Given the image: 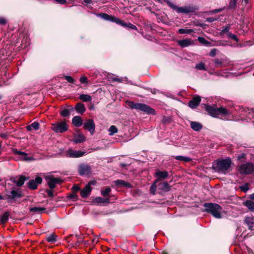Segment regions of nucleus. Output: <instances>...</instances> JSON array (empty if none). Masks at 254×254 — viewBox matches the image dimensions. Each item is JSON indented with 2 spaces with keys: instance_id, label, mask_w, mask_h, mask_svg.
<instances>
[{
  "instance_id": "21",
  "label": "nucleus",
  "mask_w": 254,
  "mask_h": 254,
  "mask_svg": "<svg viewBox=\"0 0 254 254\" xmlns=\"http://www.w3.org/2000/svg\"><path fill=\"white\" fill-rule=\"evenodd\" d=\"M190 127L195 131H199L202 127L201 124L195 122H191L190 123Z\"/></svg>"
},
{
  "instance_id": "44",
  "label": "nucleus",
  "mask_w": 254,
  "mask_h": 254,
  "mask_svg": "<svg viewBox=\"0 0 254 254\" xmlns=\"http://www.w3.org/2000/svg\"><path fill=\"white\" fill-rule=\"evenodd\" d=\"M46 239L49 242H53L56 241V236L54 235H50L47 237Z\"/></svg>"
},
{
  "instance_id": "54",
  "label": "nucleus",
  "mask_w": 254,
  "mask_h": 254,
  "mask_svg": "<svg viewBox=\"0 0 254 254\" xmlns=\"http://www.w3.org/2000/svg\"><path fill=\"white\" fill-rule=\"evenodd\" d=\"M221 10H222L221 9H215V10L211 11V12L212 13H215L219 12L221 11Z\"/></svg>"
},
{
  "instance_id": "28",
  "label": "nucleus",
  "mask_w": 254,
  "mask_h": 254,
  "mask_svg": "<svg viewBox=\"0 0 254 254\" xmlns=\"http://www.w3.org/2000/svg\"><path fill=\"white\" fill-rule=\"evenodd\" d=\"M39 124L38 123H37V122H34L32 124H31L29 126H27L26 127V128L28 130H30L32 128H33L34 129H37L39 128Z\"/></svg>"
},
{
  "instance_id": "27",
  "label": "nucleus",
  "mask_w": 254,
  "mask_h": 254,
  "mask_svg": "<svg viewBox=\"0 0 254 254\" xmlns=\"http://www.w3.org/2000/svg\"><path fill=\"white\" fill-rule=\"evenodd\" d=\"M175 158L177 160L184 161L185 162H188L191 160L190 158L183 156H176L175 157Z\"/></svg>"
},
{
  "instance_id": "13",
  "label": "nucleus",
  "mask_w": 254,
  "mask_h": 254,
  "mask_svg": "<svg viewBox=\"0 0 254 254\" xmlns=\"http://www.w3.org/2000/svg\"><path fill=\"white\" fill-rule=\"evenodd\" d=\"M200 102V98H199V97H195L189 102V106L191 108H195L199 105Z\"/></svg>"
},
{
  "instance_id": "51",
  "label": "nucleus",
  "mask_w": 254,
  "mask_h": 254,
  "mask_svg": "<svg viewBox=\"0 0 254 254\" xmlns=\"http://www.w3.org/2000/svg\"><path fill=\"white\" fill-rule=\"evenodd\" d=\"M245 156L246 155L244 153L240 155L238 157V160H242V159H244L245 158Z\"/></svg>"
},
{
  "instance_id": "39",
  "label": "nucleus",
  "mask_w": 254,
  "mask_h": 254,
  "mask_svg": "<svg viewBox=\"0 0 254 254\" xmlns=\"http://www.w3.org/2000/svg\"><path fill=\"white\" fill-rule=\"evenodd\" d=\"M25 181V178L23 176H21L16 182L17 186H21L23 185Z\"/></svg>"
},
{
  "instance_id": "7",
  "label": "nucleus",
  "mask_w": 254,
  "mask_h": 254,
  "mask_svg": "<svg viewBox=\"0 0 254 254\" xmlns=\"http://www.w3.org/2000/svg\"><path fill=\"white\" fill-rule=\"evenodd\" d=\"M169 6L175 9L178 13H189L193 11V8L190 6L177 7L170 2H167Z\"/></svg>"
},
{
  "instance_id": "57",
  "label": "nucleus",
  "mask_w": 254,
  "mask_h": 254,
  "mask_svg": "<svg viewBox=\"0 0 254 254\" xmlns=\"http://www.w3.org/2000/svg\"><path fill=\"white\" fill-rule=\"evenodd\" d=\"M214 19L212 17L208 18L207 19V21L209 22H212L213 21H214Z\"/></svg>"
},
{
  "instance_id": "26",
  "label": "nucleus",
  "mask_w": 254,
  "mask_h": 254,
  "mask_svg": "<svg viewBox=\"0 0 254 254\" xmlns=\"http://www.w3.org/2000/svg\"><path fill=\"white\" fill-rule=\"evenodd\" d=\"M79 98L80 100L83 102H90L92 100L91 97L90 95L87 94H81Z\"/></svg>"
},
{
  "instance_id": "11",
  "label": "nucleus",
  "mask_w": 254,
  "mask_h": 254,
  "mask_svg": "<svg viewBox=\"0 0 254 254\" xmlns=\"http://www.w3.org/2000/svg\"><path fill=\"white\" fill-rule=\"evenodd\" d=\"M42 179L40 177L36 178L35 180H32L28 183V187L31 190H35L37 188L38 184L41 183Z\"/></svg>"
},
{
  "instance_id": "19",
  "label": "nucleus",
  "mask_w": 254,
  "mask_h": 254,
  "mask_svg": "<svg viewBox=\"0 0 254 254\" xmlns=\"http://www.w3.org/2000/svg\"><path fill=\"white\" fill-rule=\"evenodd\" d=\"M12 152L14 154L21 155L24 160H30L31 158L27 156V154L24 152L18 151L16 149H13Z\"/></svg>"
},
{
  "instance_id": "59",
  "label": "nucleus",
  "mask_w": 254,
  "mask_h": 254,
  "mask_svg": "<svg viewBox=\"0 0 254 254\" xmlns=\"http://www.w3.org/2000/svg\"><path fill=\"white\" fill-rule=\"evenodd\" d=\"M73 189L75 191H76V190H79V188L78 186H74V187H73Z\"/></svg>"
},
{
  "instance_id": "36",
  "label": "nucleus",
  "mask_w": 254,
  "mask_h": 254,
  "mask_svg": "<svg viewBox=\"0 0 254 254\" xmlns=\"http://www.w3.org/2000/svg\"><path fill=\"white\" fill-rule=\"evenodd\" d=\"M45 209L44 208L39 207H32L30 209V211L34 212H41L44 211Z\"/></svg>"
},
{
  "instance_id": "62",
  "label": "nucleus",
  "mask_w": 254,
  "mask_h": 254,
  "mask_svg": "<svg viewBox=\"0 0 254 254\" xmlns=\"http://www.w3.org/2000/svg\"><path fill=\"white\" fill-rule=\"evenodd\" d=\"M1 136L2 137H6V135L4 133H2L1 134Z\"/></svg>"
},
{
  "instance_id": "61",
  "label": "nucleus",
  "mask_w": 254,
  "mask_h": 254,
  "mask_svg": "<svg viewBox=\"0 0 254 254\" xmlns=\"http://www.w3.org/2000/svg\"><path fill=\"white\" fill-rule=\"evenodd\" d=\"M248 253L249 254H254L253 251L249 249H248Z\"/></svg>"
},
{
  "instance_id": "10",
  "label": "nucleus",
  "mask_w": 254,
  "mask_h": 254,
  "mask_svg": "<svg viewBox=\"0 0 254 254\" xmlns=\"http://www.w3.org/2000/svg\"><path fill=\"white\" fill-rule=\"evenodd\" d=\"M84 153L85 152L83 151L69 149L66 151V156L69 157H79L83 156Z\"/></svg>"
},
{
  "instance_id": "1",
  "label": "nucleus",
  "mask_w": 254,
  "mask_h": 254,
  "mask_svg": "<svg viewBox=\"0 0 254 254\" xmlns=\"http://www.w3.org/2000/svg\"><path fill=\"white\" fill-rule=\"evenodd\" d=\"M232 161L230 158L216 160L213 164L214 170L219 173L226 174L231 170Z\"/></svg>"
},
{
  "instance_id": "37",
  "label": "nucleus",
  "mask_w": 254,
  "mask_h": 254,
  "mask_svg": "<svg viewBox=\"0 0 254 254\" xmlns=\"http://www.w3.org/2000/svg\"><path fill=\"white\" fill-rule=\"evenodd\" d=\"M158 180H157L150 187V192L153 194H155V191H156V187H157V186H156V183L157 182H158Z\"/></svg>"
},
{
  "instance_id": "25",
  "label": "nucleus",
  "mask_w": 254,
  "mask_h": 254,
  "mask_svg": "<svg viewBox=\"0 0 254 254\" xmlns=\"http://www.w3.org/2000/svg\"><path fill=\"white\" fill-rule=\"evenodd\" d=\"M10 194L9 197H10L11 198H19L21 196V192L15 190H12L10 192Z\"/></svg>"
},
{
  "instance_id": "6",
  "label": "nucleus",
  "mask_w": 254,
  "mask_h": 254,
  "mask_svg": "<svg viewBox=\"0 0 254 254\" xmlns=\"http://www.w3.org/2000/svg\"><path fill=\"white\" fill-rule=\"evenodd\" d=\"M254 166L251 163H247L239 166L238 172L241 174H249L254 170Z\"/></svg>"
},
{
  "instance_id": "15",
  "label": "nucleus",
  "mask_w": 254,
  "mask_h": 254,
  "mask_svg": "<svg viewBox=\"0 0 254 254\" xmlns=\"http://www.w3.org/2000/svg\"><path fill=\"white\" fill-rule=\"evenodd\" d=\"M72 123L74 126L79 127L82 125V120L80 117L76 116L73 118Z\"/></svg>"
},
{
  "instance_id": "8",
  "label": "nucleus",
  "mask_w": 254,
  "mask_h": 254,
  "mask_svg": "<svg viewBox=\"0 0 254 254\" xmlns=\"http://www.w3.org/2000/svg\"><path fill=\"white\" fill-rule=\"evenodd\" d=\"M83 127L90 131L91 134H93L95 131V125L93 120L90 119L86 121L83 124Z\"/></svg>"
},
{
  "instance_id": "55",
  "label": "nucleus",
  "mask_w": 254,
  "mask_h": 254,
  "mask_svg": "<svg viewBox=\"0 0 254 254\" xmlns=\"http://www.w3.org/2000/svg\"><path fill=\"white\" fill-rule=\"evenodd\" d=\"M96 181H93L90 182L87 185H89V187H91V185H94L96 184Z\"/></svg>"
},
{
  "instance_id": "40",
  "label": "nucleus",
  "mask_w": 254,
  "mask_h": 254,
  "mask_svg": "<svg viewBox=\"0 0 254 254\" xmlns=\"http://www.w3.org/2000/svg\"><path fill=\"white\" fill-rule=\"evenodd\" d=\"M192 32V30L191 29H180L179 30V32L180 34H190Z\"/></svg>"
},
{
  "instance_id": "9",
  "label": "nucleus",
  "mask_w": 254,
  "mask_h": 254,
  "mask_svg": "<svg viewBox=\"0 0 254 254\" xmlns=\"http://www.w3.org/2000/svg\"><path fill=\"white\" fill-rule=\"evenodd\" d=\"M47 183L51 189H54L56 184L60 182V180L58 178H54L52 176H46L45 178Z\"/></svg>"
},
{
  "instance_id": "46",
  "label": "nucleus",
  "mask_w": 254,
  "mask_h": 254,
  "mask_svg": "<svg viewBox=\"0 0 254 254\" xmlns=\"http://www.w3.org/2000/svg\"><path fill=\"white\" fill-rule=\"evenodd\" d=\"M80 81L81 83H87L88 79L85 76H82L80 78Z\"/></svg>"
},
{
  "instance_id": "2",
  "label": "nucleus",
  "mask_w": 254,
  "mask_h": 254,
  "mask_svg": "<svg viewBox=\"0 0 254 254\" xmlns=\"http://www.w3.org/2000/svg\"><path fill=\"white\" fill-rule=\"evenodd\" d=\"M206 110L212 117L215 118H224L228 119L231 114L230 112L225 108H217L211 106H207Z\"/></svg>"
},
{
  "instance_id": "33",
  "label": "nucleus",
  "mask_w": 254,
  "mask_h": 254,
  "mask_svg": "<svg viewBox=\"0 0 254 254\" xmlns=\"http://www.w3.org/2000/svg\"><path fill=\"white\" fill-rule=\"evenodd\" d=\"M115 19L114 22L116 23L121 25L123 27H127V23H125L123 20H121L117 17H116Z\"/></svg>"
},
{
  "instance_id": "18",
  "label": "nucleus",
  "mask_w": 254,
  "mask_h": 254,
  "mask_svg": "<svg viewBox=\"0 0 254 254\" xmlns=\"http://www.w3.org/2000/svg\"><path fill=\"white\" fill-rule=\"evenodd\" d=\"M245 221L250 229L254 230V218L251 217H247Z\"/></svg>"
},
{
  "instance_id": "56",
  "label": "nucleus",
  "mask_w": 254,
  "mask_h": 254,
  "mask_svg": "<svg viewBox=\"0 0 254 254\" xmlns=\"http://www.w3.org/2000/svg\"><path fill=\"white\" fill-rule=\"evenodd\" d=\"M231 37L234 40H235V41H238V38L237 37V36L235 35H233L232 34L231 36Z\"/></svg>"
},
{
  "instance_id": "50",
  "label": "nucleus",
  "mask_w": 254,
  "mask_h": 254,
  "mask_svg": "<svg viewBox=\"0 0 254 254\" xmlns=\"http://www.w3.org/2000/svg\"><path fill=\"white\" fill-rule=\"evenodd\" d=\"M6 21L5 19L3 17H0V24L2 25H4L6 23Z\"/></svg>"
},
{
  "instance_id": "24",
  "label": "nucleus",
  "mask_w": 254,
  "mask_h": 254,
  "mask_svg": "<svg viewBox=\"0 0 254 254\" xmlns=\"http://www.w3.org/2000/svg\"><path fill=\"white\" fill-rule=\"evenodd\" d=\"M100 16H101V17L102 18H103L106 20L111 21H112L114 22L115 21L114 19L116 18V17L112 16V15H109L106 13L101 14H100Z\"/></svg>"
},
{
  "instance_id": "34",
  "label": "nucleus",
  "mask_w": 254,
  "mask_h": 254,
  "mask_svg": "<svg viewBox=\"0 0 254 254\" xmlns=\"http://www.w3.org/2000/svg\"><path fill=\"white\" fill-rule=\"evenodd\" d=\"M115 19L114 22L116 23L121 25L123 27H127V23H125L123 20H121L117 17H116Z\"/></svg>"
},
{
  "instance_id": "52",
  "label": "nucleus",
  "mask_w": 254,
  "mask_h": 254,
  "mask_svg": "<svg viewBox=\"0 0 254 254\" xmlns=\"http://www.w3.org/2000/svg\"><path fill=\"white\" fill-rule=\"evenodd\" d=\"M215 54H216V50L215 49H213L210 52V56H211L212 57H214L215 55Z\"/></svg>"
},
{
  "instance_id": "20",
  "label": "nucleus",
  "mask_w": 254,
  "mask_h": 254,
  "mask_svg": "<svg viewBox=\"0 0 254 254\" xmlns=\"http://www.w3.org/2000/svg\"><path fill=\"white\" fill-rule=\"evenodd\" d=\"M178 44L182 47H186L190 45L192 43L191 40L190 39H186L182 40H179L178 42Z\"/></svg>"
},
{
  "instance_id": "4",
  "label": "nucleus",
  "mask_w": 254,
  "mask_h": 254,
  "mask_svg": "<svg viewBox=\"0 0 254 254\" xmlns=\"http://www.w3.org/2000/svg\"><path fill=\"white\" fill-rule=\"evenodd\" d=\"M204 206L205 211L211 213L215 218H221V212L222 208L219 205L214 203H206L204 204Z\"/></svg>"
},
{
  "instance_id": "48",
  "label": "nucleus",
  "mask_w": 254,
  "mask_h": 254,
  "mask_svg": "<svg viewBox=\"0 0 254 254\" xmlns=\"http://www.w3.org/2000/svg\"><path fill=\"white\" fill-rule=\"evenodd\" d=\"M237 0H230L229 3V7L231 8H233L235 6Z\"/></svg>"
},
{
  "instance_id": "22",
  "label": "nucleus",
  "mask_w": 254,
  "mask_h": 254,
  "mask_svg": "<svg viewBox=\"0 0 254 254\" xmlns=\"http://www.w3.org/2000/svg\"><path fill=\"white\" fill-rule=\"evenodd\" d=\"M75 110L80 114L83 113L85 111V107L83 104L78 103L76 104L75 107Z\"/></svg>"
},
{
  "instance_id": "38",
  "label": "nucleus",
  "mask_w": 254,
  "mask_h": 254,
  "mask_svg": "<svg viewBox=\"0 0 254 254\" xmlns=\"http://www.w3.org/2000/svg\"><path fill=\"white\" fill-rule=\"evenodd\" d=\"M195 68L198 70H206V69L205 67V64L203 63H199L195 65Z\"/></svg>"
},
{
  "instance_id": "17",
  "label": "nucleus",
  "mask_w": 254,
  "mask_h": 254,
  "mask_svg": "<svg viewBox=\"0 0 254 254\" xmlns=\"http://www.w3.org/2000/svg\"><path fill=\"white\" fill-rule=\"evenodd\" d=\"M91 191V187H89V185H86L85 188L81 190L80 192L81 196L83 197H86L90 194Z\"/></svg>"
},
{
  "instance_id": "53",
  "label": "nucleus",
  "mask_w": 254,
  "mask_h": 254,
  "mask_svg": "<svg viewBox=\"0 0 254 254\" xmlns=\"http://www.w3.org/2000/svg\"><path fill=\"white\" fill-rule=\"evenodd\" d=\"M47 193H48V194L49 195V196H53V191L51 190H48L47 191Z\"/></svg>"
},
{
  "instance_id": "30",
  "label": "nucleus",
  "mask_w": 254,
  "mask_h": 254,
  "mask_svg": "<svg viewBox=\"0 0 254 254\" xmlns=\"http://www.w3.org/2000/svg\"><path fill=\"white\" fill-rule=\"evenodd\" d=\"M156 175L159 178H166L168 176V173L166 171L161 172L158 171L156 173Z\"/></svg>"
},
{
  "instance_id": "14",
  "label": "nucleus",
  "mask_w": 254,
  "mask_h": 254,
  "mask_svg": "<svg viewBox=\"0 0 254 254\" xmlns=\"http://www.w3.org/2000/svg\"><path fill=\"white\" fill-rule=\"evenodd\" d=\"M85 137L82 133H76L74 135L73 141L75 143H81L85 141Z\"/></svg>"
},
{
  "instance_id": "60",
  "label": "nucleus",
  "mask_w": 254,
  "mask_h": 254,
  "mask_svg": "<svg viewBox=\"0 0 254 254\" xmlns=\"http://www.w3.org/2000/svg\"><path fill=\"white\" fill-rule=\"evenodd\" d=\"M113 80H114V81H119V82H120V81H121L120 79H119V78H117V77H115V78H113Z\"/></svg>"
},
{
  "instance_id": "31",
  "label": "nucleus",
  "mask_w": 254,
  "mask_h": 254,
  "mask_svg": "<svg viewBox=\"0 0 254 254\" xmlns=\"http://www.w3.org/2000/svg\"><path fill=\"white\" fill-rule=\"evenodd\" d=\"M9 214L8 212H5L0 218V221L2 223H5L8 218Z\"/></svg>"
},
{
  "instance_id": "5",
  "label": "nucleus",
  "mask_w": 254,
  "mask_h": 254,
  "mask_svg": "<svg viewBox=\"0 0 254 254\" xmlns=\"http://www.w3.org/2000/svg\"><path fill=\"white\" fill-rule=\"evenodd\" d=\"M68 126L65 120L57 122L52 124L51 129L56 133H63L67 131Z\"/></svg>"
},
{
  "instance_id": "43",
  "label": "nucleus",
  "mask_w": 254,
  "mask_h": 254,
  "mask_svg": "<svg viewBox=\"0 0 254 254\" xmlns=\"http://www.w3.org/2000/svg\"><path fill=\"white\" fill-rule=\"evenodd\" d=\"M54 0L61 4L69 3L72 1V0Z\"/></svg>"
},
{
  "instance_id": "29",
  "label": "nucleus",
  "mask_w": 254,
  "mask_h": 254,
  "mask_svg": "<svg viewBox=\"0 0 254 254\" xmlns=\"http://www.w3.org/2000/svg\"><path fill=\"white\" fill-rule=\"evenodd\" d=\"M245 205L251 210L254 211V202L250 200L245 202Z\"/></svg>"
},
{
  "instance_id": "63",
  "label": "nucleus",
  "mask_w": 254,
  "mask_h": 254,
  "mask_svg": "<svg viewBox=\"0 0 254 254\" xmlns=\"http://www.w3.org/2000/svg\"><path fill=\"white\" fill-rule=\"evenodd\" d=\"M251 198L254 199V193L252 194L251 196Z\"/></svg>"
},
{
  "instance_id": "49",
  "label": "nucleus",
  "mask_w": 254,
  "mask_h": 254,
  "mask_svg": "<svg viewBox=\"0 0 254 254\" xmlns=\"http://www.w3.org/2000/svg\"><path fill=\"white\" fill-rule=\"evenodd\" d=\"M127 27H128V28H129L132 29H136V26L135 25L132 24L130 23H127Z\"/></svg>"
},
{
  "instance_id": "35",
  "label": "nucleus",
  "mask_w": 254,
  "mask_h": 254,
  "mask_svg": "<svg viewBox=\"0 0 254 254\" xmlns=\"http://www.w3.org/2000/svg\"><path fill=\"white\" fill-rule=\"evenodd\" d=\"M110 135H112L118 132V129L115 126H111L109 129Z\"/></svg>"
},
{
  "instance_id": "16",
  "label": "nucleus",
  "mask_w": 254,
  "mask_h": 254,
  "mask_svg": "<svg viewBox=\"0 0 254 254\" xmlns=\"http://www.w3.org/2000/svg\"><path fill=\"white\" fill-rule=\"evenodd\" d=\"M115 185L118 187H126L127 188H130V185L123 180H118L114 182Z\"/></svg>"
},
{
  "instance_id": "3",
  "label": "nucleus",
  "mask_w": 254,
  "mask_h": 254,
  "mask_svg": "<svg viewBox=\"0 0 254 254\" xmlns=\"http://www.w3.org/2000/svg\"><path fill=\"white\" fill-rule=\"evenodd\" d=\"M127 105L131 109L140 110L148 114H155V111L154 109L144 104L129 101L127 102Z\"/></svg>"
},
{
  "instance_id": "45",
  "label": "nucleus",
  "mask_w": 254,
  "mask_h": 254,
  "mask_svg": "<svg viewBox=\"0 0 254 254\" xmlns=\"http://www.w3.org/2000/svg\"><path fill=\"white\" fill-rule=\"evenodd\" d=\"M61 115L63 117H67L69 115V111L68 109H65L61 111Z\"/></svg>"
},
{
  "instance_id": "12",
  "label": "nucleus",
  "mask_w": 254,
  "mask_h": 254,
  "mask_svg": "<svg viewBox=\"0 0 254 254\" xmlns=\"http://www.w3.org/2000/svg\"><path fill=\"white\" fill-rule=\"evenodd\" d=\"M78 171L80 175H88L90 172V168L87 165L81 164L79 166Z\"/></svg>"
},
{
  "instance_id": "23",
  "label": "nucleus",
  "mask_w": 254,
  "mask_h": 254,
  "mask_svg": "<svg viewBox=\"0 0 254 254\" xmlns=\"http://www.w3.org/2000/svg\"><path fill=\"white\" fill-rule=\"evenodd\" d=\"M158 187L160 190H162L164 191H169L170 189L169 185L165 182L161 183L158 185Z\"/></svg>"
},
{
  "instance_id": "32",
  "label": "nucleus",
  "mask_w": 254,
  "mask_h": 254,
  "mask_svg": "<svg viewBox=\"0 0 254 254\" xmlns=\"http://www.w3.org/2000/svg\"><path fill=\"white\" fill-rule=\"evenodd\" d=\"M198 41L201 44L206 45L207 46H211V44L209 42L207 41L205 38L203 37H199L198 38Z\"/></svg>"
},
{
  "instance_id": "47",
  "label": "nucleus",
  "mask_w": 254,
  "mask_h": 254,
  "mask_svg": "<svg viewBox=\"0 0 254 254\" xmlns=\"http://www.w3.org/2000/svg\"><path fill=\"white\" fill-rule=\"evenodd\" d=\"M65 78L69 83H73L74 82L73 78L70 76H65Z\"/></svg>"
},
{
  "instance_id": "58",
  "label": "nucleus",
  "mask_w": 254,
  "mask_h": 254,
  "mask_svg": "<svg viewBox=\"0 0 254 254\" xmlns=\"http://www.w3.org/2000/svg\"><path fill=\"white\" fill-rule=\"evenodd\" d=\"M84 1L86 3H91L92 2V0H84Z\"/></svg>"
},
{
  "instance_id": "64",
  "label": "nucleus",
  "mask_w": 254,
  "mask_h": 254,
  "mask_svg": "<svg viewBox=\"0 0 254 254\" xmlns=\"http://www.w3.org/2000/svg\"><path fill=\"white\" fill-rule=\"evenodd\" d=\"M2 84H3L2 81H1V80H0V85H1Z\"/></svg>"
},
{
  "instance_id": "42",
  "label": "nucleus",
  "mask_w": 254,
  "mask_h": 254,
  "mask_svg": "<svg viewBox=\"0 0 254 254\" xmlns=\"http://www.w3.org/2000/svg\"><path fill=\"white\" fill-rule=\"evenodd\" d=\"M95 201L99 203H103L105 202H109V199L108 198L105 199L101 197H98L95 198Z\"/></svg>"
},
{
  "instance_id": "41",
  "label": "nucleus",
  "mask_w": 254,
  "mask_h": 254,
  "mask_svg": "<svg viewBox=\"0 0 254 254\" xmlns=\"http://www.w3.org/2000/svg\"><path fill=\"white\" fill-rule=\"evenodd\" d=\"M111 191V189L109 188H106L105 190H101V194L105 197L107 196Z\"/></svg>"
}]
</instances>
